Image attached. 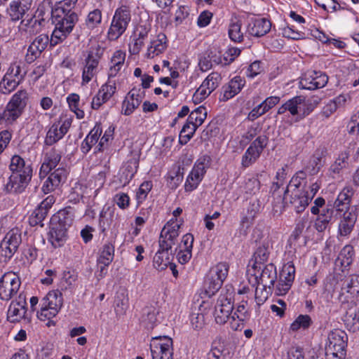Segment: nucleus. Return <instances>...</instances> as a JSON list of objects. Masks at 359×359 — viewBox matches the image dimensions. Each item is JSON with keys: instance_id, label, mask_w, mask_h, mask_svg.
<instances>
[{"instance_id": "nucleus-1", "label": "nucleus", "mask_w": 359, "mask_h": 359, "mask_svg": "<svg viewBox=\"0 0 359 359\" xmlns=\"http://www.w3.org/2000/svg\"><path fill=\"white\" fill-rule=\"evenodd\" d=\"M74 218L73 210L65 208L54 214L50 222L48 241L56 248L62 246L67 241V231Z\"/></svg>"}, {"instance_id": "nucleus-2", "label": "nucleus", "mask_w": 359, "mask_h": 359, "mask_svg": "<svg viewBox=\"0 0 359 359\" xmlns=\"http://www.w3.org/2000/svg\"><path fill=\"white\" fill-rule=\"evenodd\" d=\"M78 20V15L75 12L60 6L55 8V18L53 20L55 29L51 34L50 45L55 46L66 39Z\"/></svg>"}, {"instance_id": "nucleus-3", "label": "nucleus", "mask_w": 359, "mask_h": 359, "mask_svg": "<svg viewBox=\"0 0 359 359\" xmlns=\"http://www.w3.org/2000/svg\"><path fill=\"white\" fill-rule=\"evenodd\" d=\"M348 337L341 330L331 331L327 337L325 346L326 359H344L346 355Z\"/></svg>"}, {"instance_id": "nucleus-4", "label": "nucleus", "mask_w": 359, "mask_h": 359, "mask_svg": "<svg viewBox=\"0 0 359 359\" xmlns=\"http://www.w3.org/2000/svg\"><path fill=\"white\" fill-rule=\"evenodd\" d=\"M62 305V293L59 290L49 292L41 301L38 317L41 320L55 317Z\"/></svg>"}, {"instance_id": "nucleus-5", "label": "nucleus", "mask_w": 359, "mask_h": 359, "mask_svg": "<svg viewBox=\"0 0 359 359\" xmlns=\"http://www.w3.org/2000/svg\"><path fill=\"white\" fill-rule=\"evenodd\" d=\"M130 20V11L127 7L122 6L117 8L108 31L109 39L111 41L118 39L126 32Z\"/></svg>"}, {"instance_id": "nucleus-6", "label": "nucleus", "mask_w": 359, "mask_h": 359, "mask_svg": "<svg viewBox=\"0 0 359 359\" xmlns=\"http://www.w3.org/2000/svg\"><path fill=\"white\" fill-rule=\"evenodd\" d=\"M248 273L254 277L255 283L268 287L269 290L273 287L277 278L276 268L271 263L252 266L248 269Z\"/></svg>"}, {"instance_id": "nucleus-7", "label": "nucleus", "mask_w": 359, "mask_h": 359, "mask_svg": "<svg viewBox=\"0 0 359 359\" xmlns=\"http://www.w3.org/2000/svg\"><path fill=\"white\" fill-rule=\"evenodd\" d=\"M104 49L99 45L90 47L83 69L82 83H88L97 72V67Z\"/></svg>"}, {"instance_id": "nucleus-8", "label": "nucleus", "mask_w": 359, "mask_h": 359, "mask_svg": "<svg viewBox=\"0 0 359 359\" xmlns=\"http://www.w3.org/2000/svg\"><path fill=\"white\" fill-rule=\"evenodd\" d=\"M152 359H173L172 339L167 336L153 337L150 343Z\"/></svg>"}, {"instance_id": "nucleus-9", "label": "nucleus", "mask_w": 359, "mask_h": 359, "mask_svg": "<svg viewBox=\"0 0 359 359\" xmlns=\"http://www.w3.org/2000/svg\"><path fill=\"white\" fill-rule=\"evenodd\" d=\"M20 285V279L15 273H5L0 278V299L3 301L11 299L18 292Z\"/></svg>"}, {"instance_id": "nucleus-10", "label": "nucleus", "mask_w": 359, "mask_h": 359, "mask_svg": "<svg viewBox=\"0 0 359 359\" xmlns=\"http://www.w3.org/2000/svg\"><path fill=\"white\" fill-rule=\"evenodd\" d=\"M269 138L266 135L258 136L243 155L241 161L243 167L248 168L255 163L267 146Z\"/></svg>"}, {"instance_id": "nucleus-11", "label": "nucleus", "mask_w": 359, "mask_h": 359, "mask_svg": "<svg viewBox=\"0 0 359 359\" xmlns=\"http://www.w3.org/2000/svg\"><path fill=\"white\" fill-rule=\"evenodd\" d=\"M233 304L231 294H221L215 307L214 316L217 324L223 325L228 322L233 315Z\"/></svg>"}, {"instance_id": "nucleus-12", "label": "nucleus", "mask_w": 359, "mask_h": 359, "mask_svg": "<svg viewBox=\"0 0 359 359\" xmlns=\"http://www.w3.org/2000/svg\"><path fill=\"white\" fill-rule=\"evenodd\" d=\"M311 200L312 196H309L307 190H297L292 191L290 196L284 194L283 202L297 213H301L304 211Z\"/></svg>"}, {"instance_id": "nucleus-13", "label": "nucleus", "mask_w": 359, "mask_h": 359, "mask_svg": "<svg viewBox=\"0 0 359 359\" xmlns=\"http://www.w3.org/2000/svg\"><path fill=\"white\" fill-rule=\"evenodd\" d=\"M222 76L218 72H212L203 81L195 92L194 97L200 101L205 100L220 84Z\"/></svg>"}, {"instance_id": "nucleus-14", "label": "nucleus", "mask_w": 359, "mask_h": 359, "mask_svg": "<svg viewBox=\"0 0 359 359\" xmlns=\"http://www.w3.org/2000/svg\"><path fill=\"white\" fill-rule=\"evenodd\" d=\"M359 294V276L351 275L346 277L343 281L339 294L341 301H348Z\"/></svg>"}, {"instance_id": "nucleus-15", "label": "nucleus", "mask_w": 359, "mask_h": 359, "mask_svg": "<svg viewBox=\"0 0 359 359\" xmlns=\"http://www.w3.org/2000/svg\"><path fill=\"white\" fill-rule=\"evenodd\" d=\"M67 170L64 167H60L50 174L44 182L42 191L44 194H48L54 191L61 184L64 183L67 179Z\"/></svg>"}, {"instance_id": "nucleus-16", "label": "nucleus", "mask_w": 359, "mask_h": 359, "mask_svg": "<svg viewBox=\"0 0 359 359\" xmlns=\"http://www.w3.org/2000/svg\"><path fill=\"white\" fill-rule=\"evenodd\" d=\"M32 175L11 174L6 184V190L8 193L20 194L25 191L32 179Z\"/></svg>"}, {"instance_id": "nucleus-17", "label": "nucleus", "mask_w": 359, "mask_h": 359, "mask_svg": "<svg viewBox=\"0 0 359 359\" xmlns=\"http://www.w3.org/2000/svg\"><path fill=\"white\" fill-rule=\"evenodd\" d=\"M61 158V152L54 147L47 151L44 155V160L40 168V177H45L55 168L60 161Z\"/></svg>"}, {"instance_id": "nucleus-18", "label": "nucleus", "mask_w": 359, "mask_h": 359, "mask_svg": "<svg viewBox=\"0 0 359 359\" xmlns=\"http://www.w3.org/2000/svg\"><path fill=\"white\" fill-rule=\"evenodd\" d=\"M295 269L293 264L287 263L284 265L280 275L278 290L286 293L290 289L294 279Z\"/></svg>"}, {"instance_id": "nucleus-19", "label": "nucleus", "mask_w": 359, "mask_h": 359, "mask_svg": "<svg viewBox=\"0 0 359 359\" xmlns=\"http://www.w3.org/2000/svg\"><path fill=\"white\" fill-rule=\"evenodd\" d=\"M245 81L241 76H236L233 78L227 85L222 87L223 95L220 98L222 101H226L237 95L243 88Z\"/></svg>"}, {"instance_id": "nucleus-20", "label": "nucleus", "mask_w": 359, "mask_h": 359, "mask_svg": "<svg viewBox=\"0 0 359 359\" xmlns=\"http://www.w3.org/2000/svg\"><path fill=\"white\" fill-rule=\"evenodd\" d=\"M31 6V1L26 0H14L10 4L8 11L13 21L21 20Z\"/></svg>"}, {"instance_id": "nucleus-21", "label": "nucleus", "mask_w": 359, "mask_h": 359, "mask_svg": "<svg viewBox=\"0 0 359 359\" xmlns=\"http://www.w3.org/2000/svg\"><path fill=\"white\" fill-rule=\"evenodd\" d=\"M167 47V36L163 33H159L156 39H152L150 42V46L147 48V57L154 58L163 53Z\"/></svg>"}, {"instance_id": "nucleus-22", "label": "nucleus", "mask_w": 359, "mask_h": 359, "mask_svg": "<svg viewBox=\"0 0 359 359\" xmlns=\"http://www.w3.org/2000/svg\"><path fill=\"white\" fill-rule=\"evenodd\" d=\"M9 169L12 174L17 172L32 176V168L30 163H27L20 156L14 155L11 159Z\"/></svg>"}, {"instance_id": "nucleus-23", "label": "nucleus", "mask_w": 359, "mask_h": 359, "mask_svg": "<svg viewBox=\"0 0 359 359\" xmlns=\"http://www.w3.org/2000/svg\"><path fill=\"white\" fill-rule=\"evenodd\" d=\"M271 28L270 20L266 18L255 20L250 24L248 28V33L254 36L260 37L266 34Z\"/></svg>"}, {"instance_id": "nucleus-24", "label": "nucleus", "mask_w": 359, "mask_h": 359, "mask_svg": "<svg viewBox=\"0 0 359 359\" xmlns=\"http://www.w3.org/2000/svg\"><path fill=\"white\" fill-rule=\"evenodd\" d=\"M102 133L101 123H96L81 143V150L83 154H87L92 147L97 142Z\"/></svg>"}, {"instance_id": "nucleus-25", "label": "nucleus", "mask_w": 359, "mask_h": 359, "mask_svg": "<svg viewBox=\"0 0 359 359\" xmlns=\"http://www.w3.org/2000/svg\"><path fill=\"white\" fill-rule=\"evenodd\" d=\"M349 156V151L347 150L343 151L339 154L337 159L329 168L330 175L332 178H336L337 176H339L342 170L348 166Z\"/></svg>"}, {"instance_id": "nucleus-26", "label": "nucleus", "mask_w": 359, "mask_h": 359, "mask_svg": "<svg viewBox=\"0 0 359 359\" xmlns=\"http://www.w3.org/2000/svg\"><path fill=\"white\" fill-rule=\"evenodd\" d=\"M205 172L201 171L200 168H193L192 170L188 175L185 184L184 189L186 191H192L196 189L200 182L202 181Z\"/></svg>"}, {"instance_id": "nucleus-27", "label": "nucleus", "mask_w": 359, "mask_h": 359, "mask_svg": "<svg viewBox=\"0 0 359 359\" xmlns=\"http://www.w3.org/2000/svg\"><path fill=\"white\" fill-rule=\"evenodd\" d=\"M28 93L25 90H18L15 93L11 100L8 103L11 107L15 109L18 110L20 114H22L28 102Z\"/></svg>"}, {"instance_id": "nucleus-28", "label": "nucleus", "mask_w": 359, "mask_h": 359, "mask_svg": "<svg viewBox=\"0 0 359 359\" xmlns=\"http://www.w3.org/2000/svg\"><path fill=\"white\" fill-rule=\"evenodd\" d=\"M180 226L181 224L175 222L173 219L169 220L161 230L160 238L176 241L179 236Z\"/></svg>"}, {"instance_id": "nucleus-29", "label": "nucleus", "mask_w": 359, "mask_h": 359, "mask_svg": "<svg viewBox=\"0 0 359 359\" xmlns=\"http://www.w3.org/2000/svg\"><path fill=\"white\" fill-rule=\"evenodd\" d=\"M125 58L126 53L122 50H116L114 53L111 59V66L108 72L109 78L115 77L117 75L124 64Z\"/></svg>"}, {"instance_id": "nucleus-30", "label": "nucleus", "mask_w": 359, "mask_h": 359, "mask_svg": "<svg viewBox=\"0 0 359 359\" xmlns=\"http://www.w3.org/2000/svg\"><path fill=\"white\" fill-rule=\"evenodd\" d=\"M306 175L304 171H299L290 180L287 189L284 191L285 194H289L290 192L297 190H305Z\"/></svg>"}, {"instance_id": "nucleus-31", "label": "nucleus", "mask_w": 359, "mask_h": 359, "mask_svg": "<svg viewBox=\"0 0 359 359\" xmlns=\"http://www.w3.org/2000/svg\"><path fill=\"white\" fill-rule=\"evenodd\" d=\"M270 250L268 243H262L255 250L253 255L254 262L252 266L264 265L269 259Z\"/></svg>"}, {"instance_id": "nucleus-32", "label": "nucleus", "mask_w": 359, "mask_h": 359, "mask_svg": "<svg viewBox=\"0 0 359 359\" xmlns=\"http://www.w3.org/2000/svg\"><path fill=\"white\" fill-rule=\"evenodd\" d=\"M114 246L110 243H106L103 245L100 250V255L97 258V264H103L109 266L114 259Z\"/></svg>"}, {"instance_id": "nucleus-33", "label": "nucleus", "mask_w": 359, "mask_h": 359, "mask_svg": "<svg viewBox=\"0 0 359 359\" xmlns=\"http://www.w3.org/2000/svg\"><path fill=\"white\" fill-rule=\"evenodd\" d=\"M22 114L18 110L15 109L13 107L7 104L5 109H0V124H11L15 122Z\"/></svg>"}, {"instance_id": "nucleus-34", "label": "nucleus", "mask_w": 359, "mask_h": 359, "mask_svg": "<svg viewBox=\"0 0 359 359\" xmlns=\"http://www.w3.org/2000/svg\"><path fill=\"white\" fill-rule=\"evenodd\" d=\"M65 135V128L60 130V123H54L49 128L46 139L45 143L47 145H53L60 140Z\"/></svg>"}, {"instance_id": "nucleus-35", "label": "nucleus", "mask_w": 359, "mask_h": 359, "mask_svg": "<svg viewBox=\"0 0 359 359\" xmlns=\"http://www.w3.org/2000/svg\"><path fill=\"white\" fill-rule=\"evenodd\" d=\"M348 193V189H344L338 195L334 205H332L334 208H336L337 211L343 212L344 210L349 209L351 197Z\"/></svg>"}, {"instance_id": "nucleus-36", "label": "nucleus", "mask_w": 359, "mask_h": 359, "mask_svg": "<svg viewBox=\"0 0 359 359\" xmlns=\"http://www.w3.org/2000/svg\"><path fill=\"white\" fill-rule=\"evenodd\" d=\"M206 116V109L203 107H199L191 112L187 121H189V123L194 124L196 126L199 127L203 124Z\"/></svg>"}, {"instance_id": "nucleus-37", "label": "nucleus", "mask_w": 359, "mask_h": 359, "mask_svg": "<svg viewBox=\"0 0 359 359\" xmlns=\"http://www.w3.org/2000/svg\"><path fill=\"white\" fill-rule=\"evenodd\" d=\"M198 128V126L189 123V121H187L180 131L179 142L182 145L186 144L193 137Z\"/></svg>"}, {"instance_id": "nucleus-38", "label": "nucleus", "mask_w": 359, "mask_h": 359, "mask_svg": "<svg viewBox=\"0 0 359 359\" xmlns=\"http://www.w3.org/2000/svg\"><path fill=\"white\" fill-rule=\"evenodd\" d=\"M139 167V159L133 157L128 160L123 166V175H125L126 181H130L134 177Z\"/></svg>"}, {"instance_id": "nucleus-39", "label": "nucleus", "mask_w": 359, "mask_h": 359, "mask_svg": "<svg viewBox=\"0 0 359 359\" xmlns=\"http://www.w3.org/2000/svg\"><path fill=\"white\" fill-rule=\"evenodd\" d=\"M228 272L229 265L226 262H220L212 267L208 274L223 283L228 275Z\"/></svg>"}, {"instance_id": "nucleus-40", "label": "nucleus", "mask_w": 359, "mask_h": 359, "mask_svg": "<svg viewBox=\"0 0 359 359\" xmlns=\"http://www.w3.org/2000/svg\"><path fill=\"white\" fill-rule=\"evenodd\" d=\"M170 255H166V252L161 251L159 248L154 257V266L158 271L165 269L170 264Z\"/></svg>"}, {"instance_id": "nucleus-41", "label": "nucleus", "mask_w": 359, "mask_h": 359, "mask_svg": "<svg viewBox=\"0 0 359 359\" xmlns=\"http://www.w3.org/2000/svg\"><path fill=\"white\" fill-rule=\"evenodd\" d=\"M223 283L220 280L213 278L212 276L208 274L205 280V290L208 296L211 297L217 292L222 287Z\"/></svg>"}, {"instance_id": "nucleus-42", "label": "nucleus", "mask_w": 359, "mask_h": 359, "mask_svg": "<svg viewBox=\"0 0 359 359\" xmlns=\"http://www.w3.org/2000/svg\"><path fill=\"white\" fill-rule=\"evenodd\" d=\"M260 205L258 200H254L250 201V205L248 208L247 215L242 219V223L244 224H247V226L252 224V222L259 211Z\"/></svg>"}, {"instance_id": "nucleus-43", "label": "nucleus", "mask_w": 359, "mask_h": 359, "mask_svg": "<svg viewBox=\"0 0 359 359\" xmlns=\"http://www.w3.org/2000/svg\"><path fill=\"white\" fill-rule=\"evenodd\" d=\"M15 305L17 304H11L8 310L7 318L12 323L19 322L27 313V309L17 307Z\"/></svg>"}, {"instance_id": "nucleus-44", "label": "nucleus", "mask_w": 359, "mask_h": 359, "mask_svg": "<svg viewBox=\"0 0 359 359\" xmlns=\"http://www.w3.org/2000/svg\"><path fill=\"white\" fill-rule=\"evenodd\" d=\"M344 320L349 330L353 332L359 330V310L358 312L355 311L347 312Z\"/></svg>"}, {"instance_id": "nucleus-45", "label": "nucleus", "mask_w": 359, "mask_h": 359, "mask_svg": "<svg viewBox=\"0 0 359 359\" xmlns=\"http://www.w3.org/2000/svg\"><path fill=\"white\" fill-rule=\"evenodd\" d=\"M47 215V210H45L38 205L29 217V224L33 226L36 225L43 226V224L42 222L46 217Z\"/></svg>"}, {"instance_id": "nucleus-46", "label": "nucleus", "mask_w": 359, "mask_h": 359, "mask_svg": "<svg viewBox=\"0 0 359 359\" xmlns=\"http://www.w3.org/2000/svg\"><path fill=\"white\" fill-rule=\"evenodd\" d=\"M129 304V299L124 293L118 294L115 299V312L118 316L126 313Z\"/></svg>"}, {"instance_id": "nucleus-47", "label": "nucleus", "mask_w": 359, "mask_h": 359, "mask_svg": "<svg viewBox=\"0 0 359 359\" xmlns=\"http://www.w3.org/2000/svg\"><path fill=\"white\" fill-rule=\"evenodd\" d=\"M25 74V72H22L20 63L13 62L10 65L4 76L11 79H15V81L19 80V83H20V82L24 79Z\"/></svg>"}, {"instance_id": "nucleus-48", "label": "nucleus", "mask_w": 359, "mask_h": 359, "mask_svg": "<svg viewBox=\"0 0 359 359\" xmlns=\"http://www.w3.org/2000/svg\"><path fill=\"white\" fill-rule=\"evenodd\" d=\"M320 103V99L318 97H313L311 99L306 100L303 97V102L301 104V118H304L308 116Z\"/></svg>"}, {"instance_id": "nucleus-49", "label": "nucleus", "mask_w": 359, "mask_h": 359, "mask_svg": "<svg viewBox=\"0 0 359 359\" xmlns=\"http://www.w3.org/2000/svg\"><path fill=\"white\" fill-rule=\"evenodd\" d=\"M55 8L53 7V4L49 0H43L39 6L37 12L39 15L41 16L43 19L48 18L50 15L52 21L55 18Z\"/></svg>"}, {"instance_id": "nucleus-50", "label": "nucleus", "mask_w": 359, "mask_h": 359, "mask_svg": "<svg viewBox=\"0 0 359 359\" xmlns=\"http://www.w3.org/2000/svg\"><path fill=\"white\" fill-rule=\"evenodd\" d=\"M313 321L309 315H299L295 320L291 324L290 330L297 331L300 328L304 330L308 329Z\"/></svg>"}, {"instance_id": "nucleus-51", "label": "nucleus", "mask_w": 359, "mask_h": 359, "mask_svg": "<svg viewBox=\"0 0 359 359\" xmlns=\"http://www.w3.org/2000/svg\"><path fill=\"white\" fill-rule=\"evenodd\" d=\"M303 102V96H295L286 102L288 111L292 115H299L301 117V104Z\"/></svg>"}, {"instance_id": "nucleus-52", "label": "nucleus", "mask_w": 359, "mask_h": 359, "mask_svg": "<svg viewBox=\"0 0 359 359\" xmlns=\"http://www.w3.org/2000/svg\"><path fill=\"white\" fill-rule=\"evenodd\" d=\"M67 101L69 104V107L72 111L75 113L78 118H83L84 117V111L79 108V95L76 93L70 94Z\"/></svg>"}, {"instance_id": "nucleus-53", "label": "nucleus", "mask_w": 359, "mask_h": 359, "mask_svg": "<svg viewBox=\"0 0 359 359\" xmlns=\"http://www.w3.org/2000/svg\"><path fill=\"white\" fill-rule=\"evenodd\" d=\"M19 84V80L15 81V79L4 76L0 82V92L3 94H8L14 90Z\"/></svg>"}, {"instance_id": "nucleus-54", "label": "nucleus", "mask_w": 359, "mask_h": 359, "mask_svg": "<svg viewBox=\"0 0 359 359\" xmlns=\"http://www.w3.org/2000/svg\"><path fill=\"white\" fill-rule=\"evenodd\" d=\"M287 167V165H285V167H282L281 168L278 169L276 172V181L273 182V184L271 187V191L273 192V194H275V193L280 189V187H282L285 183V180L287 175L285 168Z\"/></svg>"}, {"instance_id": "nucleus-55", "label": "nucleus", "mask_w": 359, "mask_h": 359, "mask_svg": "<svg viewBox=\"0 0 359 359\" xmlns=\"http://www.w3.org/2000/svg\"><path fill=\"white\" fill-rule=\"evenodd\" d=\"M241 25L239 21L231 23L229 28V38L235 41L240 42L243 39V33L241 31Z\"/></svg>"}, {"instance_id": "nucleus-56", "label": "nucleus", "mask_w": 359, "mask_h": 359, "mask_svg": "<svg viewBox=\"0 0 359 359\" xmlns=\"http://www.w3.org/2000/svg\"><path fill=\"white\" fill-rule=\"evenodd\" d=\"M102 21V12L100 9H94L90 11L86 19V25L88 27L93 29L96 27Z\"/></svg>"}, {"instance_id": "nucleus-57", "label": "nucleus", "mask_w": 359, "mask_h": 359, "mask_svg": "<svg viewBox=\"0 0 359 359\" xmlns=\"http://www.w3.org/2000/svg\"><path fill=\"white\" fill-rule=\"evenodd\" d=\"M308 224V218L306 217H302L296 224L294 231H292L290 241L292 242L299 239L302 234L305 227Z\"/></svg>"}, {"instance_id": "nucleus-58", "label": "nucleus", "mask_w": 359, "mask_h": 359, "mask_svg": "<svg viewBox=\"0 0 359 359\" xmlns=\"http://www.w3.org/2000/svg\"><path fill=\"white\" fill-rule=\"evenodd\" d=\"M116 87L115 83L110 81L102 85L98 92L101 94L102 100L108 101L116 93Z\"/></svg>"}, {"instance_id": "nucleus-59", "label": "nucleus", "mask_w": 359, "mask_h": 359, "mask_svg": "<svg viewBox=\"0 0 359 359\" xmlns=\"http://www.w3.org/2000/svg\"><path fill=\"white\" fill-rule=\"evenodd\" d=\"M156 311L153 307H145L143 309L142 319L143 321L148 324V326L153 327L157 320Z\"/></svg>"}, {"instance_id": "nucleus-60", "label": "nucleus", "mask_w": 359, "mask_h": 359, "mask_svg": "<svg viewBox=\"0 0 359 359\" xmlns=\"http://www.w3.org/2000/svg\"><path fill=\"white\" fill-rule=\"evenodd\" d=\"M313 76L316 78V83L313 86H309L310 90H316L324 87L327 81L328 76L321 72H312Z\"/></svg>"}, {"instance_id": "nucleus-61", "label": "nucleus", "mask_w": 359, "mask_h": 359, "mask_svg": "<svg viewBox=\"0 0 359 359\" xmlns=\"http://www.w3.org/2000/svg\"><path fill=\"white\" fill-rule=\"evenodd\" d=\"M141 102L142 100H130L126 97L123 102V114L126 116L130 115L140 106Z\"/></svg>"}, {"instance_id": "nucleus-62", "label": "nucleus", "mask_w": 359, "mask_h": 359, "mask_svg": "<svg viewBox=\"0 0 359 359\" xmlns=\"http://www.w3.org/2000/svg\"><path fill=\"white\" fill-rule=\"evenodd\" d=\"M15 252L6 243L0 244V262L7 263Z\"/></svg>"}, {"instance_id": "nucleus-63", "label": "nucleus", "mask_w": 359, "mask_h": 359, "mask_svg": "<svg viewBox=\"0 0 359 359\" xmlns=\"http://www.w3.org/2000/svg\"><path fill=\"white\" fill-rule=\"evenodd\" d=\"M43 51L37 48L35 46L30 44L27 48L25 55V61L31 64L40 57Z\"/></svg>"}, {"instance_id": "nucleus-64", "label": "nucleus", "mask_w": 359, "mask_h": 359, "mask_svg": "<svg viewBox=\"0 0 359 359\" xmlns=\"http://www.w3.org/2000/svg\"><path fill=\"white\" fill-rule=\"evenodd\" d=\"M114 203L122 210L126 209L130 205V198L125 193H118L114 197Z\"/></svg>"}]
</instances>
